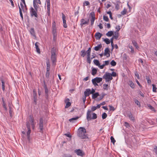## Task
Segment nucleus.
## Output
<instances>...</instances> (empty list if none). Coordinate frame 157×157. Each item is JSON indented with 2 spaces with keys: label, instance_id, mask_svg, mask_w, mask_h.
Wrapping results in <instances>:
<instances>
[{
  "label": "nucleus",
  "instance_id": "f257e3e1",
  "mask_svg": "<svg viewBox=\"0 0 157 157\" xmlns=\"http://www.w3.org/2000/svg\"><path fill=\"white\" fill-rule=\"evenodd\" d=\"M86 131L83 127H80L77 131L78 136L82 139L88 138L87 135L86 134Z\"/></svg>",
  "mask_w": 157,
  "mask_h": 157
},
{
  "label": "nucleus",
  "instance_id": "f03ea898",
  "mask_svg": "<svg viewBox=\"0 0 157 157\" xmlns=\"http://www.w3.org/2000/svg\"><path fill=\"white\" fill-rule=\"evenodd\" d=\"M56 48L53 47L51 51V60L52 62V64L53 66H55L56 65Z\"/></svg>",
  "mask_w": 157,
  "mask_h": 157
},
{
  "label": "nucleus",
  "instance_id": "7ed1b4c3",
  "mask_svg": "<svg viewBox=\"0 0 157 157\" xmlns=\"http://www.w3.org/2000/svg\"><path fill=\"white\" fill-rule=\"evenodd\" d=\"M91 111L88 110L87 113L86 119L88 121L91 119H95L97 118V116L96 113H92L93 117H91Z\"/></svg>",
  "mask_w": 157,
  "mask_h": 157
},
{
  "label": "nucleus",
  "instance_id": "20e7f679",
  "mask_svg": "<svg viewBox=\"0 0 157 157\" xmlns=\"http://www.w3.org/2000/svg\"><path fill=\"white\" fill-rule=\"evenodd\" d=\"M26 125L28 130V131L27 132V139L29 141L30 140L31 130L30 127V123L29 121H28L26 122Z\"/></svg>",
  "mask_w": 157,
  "mask_h": 157
},
{
  "label": "nucleus",
  "instance_id": "39448f33",
  "mask_svg": "<svg viewBox=\"0 0 157 157\" xmlns=\"http://www.w3.org/2000/svg\"><path fill=\"white\" fill-rule=\"evenodd\" d=\"M103 78L105 79L106 82H108L113 79L111 74L109 73L106 72L105 74L103 76Z\"/></svg>",
  "mask_w": 157,
  "mask_h": 157
},
{
  "label": "nucleus",
  "instance_id": "423d86ee",
  "mask_svg": "<svg viewBox=\"0 0 157 157\" xmlns=\"http://www.w3.org/2000/svg\"><path fill=\"white\" fill-rule=\"evenodd\" d=\"M43 118L42 117H41L39 120V123L38 124L39 128L40 129V132L41 133L43 132Z\"/></svg>",
  "mask_w": 157,
  "mask_h": 157
},
{
  "label": "nucleus",
  "instance_id": "0eeeda50",
  "mask_svg": "<svg viewBox=\"0 0 157 157\" xmlns=\"http://www.w3.org/2000/svg\"><path fill=\"white\" fill-rule=\"evenodd\" d=\"M32 7H31L30 8V13L32 17L34 16L36 17H38V15L37 13V12Z\"/></svg>",
  "mask_w": 157,
  "mask_h": 157
},
{
  "label": "nucleus",
  "instance_id": "6e6552de",
  "mask_svg": "<svg viewBox=\"0 0 157 157\" xmlns=\"http://www.w3.org/2000/svg\"><path fill=\"white\" fill-rule=\"evenodd\" d=\"M52 33L53 36H57V33L56 30V24L55 22H54L52 23Z\"/></svg>",
  "mask_w": 157,
  "mask_h": 157
},
{
  "label": "nucleus",
  "instance_id": "1a4fd4ad",
  "mask_svg": "<svg viewBox=\"0 0 157 157\" xmlns=\"http://www.w3.org/2000/svg\"><path fill=\"white\" fill-rule=\"evenodd\" d=\"M33 103L35 105H36L37 104V93L36 91L34 90H33Z\"/></svg>",
  "mask_w": 157,
  "mask_h": 157
},
{
  "label": "nucleus",
  "instance_id": "9d476101",
  "mask_svg": "<svg viewBox=\"0 0 157 157\" xmlns=\"http://www.w3.org/2000/svg\"><path fill=\"white\" fill-rule=\"evenodd\" d=\"M91 17V19L90 20L91 25L92 26L94 24V22L95 19V15L94 12H91L90 14Z\"/></svg>",
  "mask_w": 157,
  "mask_h": 157
},
{
  "label": "nucleus",
  "instance_id": "9b49d317",
  "mask_svg": "<svg viewBox=\"0 0 157 157\" xmlns=\"http://www.w3.org/2000/svg\"><path fill=\"white\" fill-rule=\"evenodd\" d=\"M0 81L2 82V89L3 91H4L5 90V83L3 80V76H2L0 78Z\"/></svg>",
  "mask_w": 157,
  "mask_h": 157
},
{
  "label": "nucleus",
  "instance_id": "f8f14e48",
  "mask_svg": "<svg viewBox=\"0 0 157 157\" xmlns=\"http://www.w3.org/2000/svg\"><path fill=\"white\" fill-rule=\"evenodd\" d=\"M110 51L108 48H106L104 50V55L106 56L107 57H110V54H109Z\"/></svg>",
  "mask_w": 157,
  "mask_h": 157
},
{
  "label": "nucleus",
  "instance_id": "ddd939ff",
  "mask_svg": "<svg viewBox=\"0 0 157 157\" xmlns=\"http://www.w3.org/2000/svg\"><path fill=\"white\" fill-rule=\"evenodd\" d=\"M75 152L78 155L82 156L84 155V153L80 149L76 150Z\"/></svg>",
  "mask_w": 157,
  "mask_h": 157
},
{
  "label": "nucleus",
  "instance_id": "4468645a",
  "mask_svg": "<svg viewBox=\"0 0 157 157\" xmlns=\"http://www.w3.org/2000/svg\"><path fill=\"white\" fill-rule=\"evenodd\" d=\"M102 80V78L100 77H96L92 79V81H95L97 83H100Z\"/></svg>",
  "mask_w": 157,
  "mask_h": 157
},
{
  "label": "nucleus",
  "instance_id": "2eb2a0df",
  "mask_svg": "<svg viewBox=\"0 0 157 157\" xmlns=\"http://www.w3.org/2000/svg\"><path fill=\"white\" fill-rule=\"evenodd\" d=\"M102 35V34L99 32H98L96 33L94 35V37L96 40H99Z\"/></svg>",
  "mask_w": 157,
  "mask_h": 157
},
{
  "label": "nucleus",
  "instance_id": "dca6fc26",
  "mask_svg": "<svg viewBox=\"0 0 157 157\" xmlns=\"http://www.w3.org/2000/svg\"><path fill=\"white\" fill-rule=\"evenodd\" d=\"M84 95L85 97L89 96L91 94L90 90V89H86L84 92Z\"/></svg>",
  "mask_w": 157,
  "mask_h": 157
},
{
  "label": "nucleus",
  "instance_id": "f3484780",
  "mask_svg": "<svg viewBox=\"0 0 157 157\" xmlns=\"http://www.w3.org/2000/svg\"><path fill=\"white\" fill-rule=\"evenodd\" d=\"M29 31L31 35L36 38V35L34 29L33 28H31Z\"/></svg>",
  "mask_w": 157,
  "mask_h": 157
},
{
  "label": "nucleus",
  "instance_id": "a211bd4d",
  "mask_svg": "<svg viewBox=\"0 0 157 157\" xmlns=\"http://www.w3.org/2000/svg\"><path fill=\"white\" fill-rule=\"evenodd\" d=\"M121 2L118 1H117L116 3H114V4L115 5V9L118 10L119 9L120 4L121 3Z\"/></svg>",
  "mask_w": 157,
  "mask_h": 157
},
{
  "label": "nucleus",
  "instance_id": "6ab92c4d",
  "mask_svg": "<svg viewBox=\"0 0 157 157\" xmlns=\"http://www.w3.org/2000/svg\"><path fill=\"white\" fill-rule=\"evenodd\" d=\"M2 105L3 107L6 110H7V109L6 107V104L4 101V98H2Z\"/></svg>",
  "mask_w": 157,
  "mask_h": 157
},
{
  "label": "nucleus",
  "instance_id": "aec40b11",
  "mask_svg": "<svg viewBox=\"0 0 157 157\" xmlns=\"http://www.w3.org/2000/svg\"><path fill=\"white\" fill-rule=\"evenodd\" d=\"M80 25L82 27L83 25L87 24V22L84 19H82L80 21Z\"/></svg>",
  "mask_w": 157,
  "mask_h": 157
},
{
  "label": "nucleus",
  "instance_id": "412c9836",
  "mask_svg": "<svg viewBox=\"0 0 157 157\" xmlns=\"http://www.w3.org/2000/svg\"><path fill=\"white\" fill-rule=\"evenodd\" d=\"M47 64V68L46 71H49L50 70V63L49 60H48L46 62Z\"/></svg>",
  "mask_w": 157,
  "mask_h": 157
},
{
  "label": "nucleus",
  "instance_id": "4be33fe9",
  "mask_svg": "<svg viewBox=\"0 0 157 157\" xmlns=\"http://www.w3.org/2000/svg\"><path fill=\"white\" fill-rule=\"evenodd\" d=\"M36 1L37 0H33V7L34 8V10H35L36 11H37V9L38 8V6L36 3Z\"/></svg>",
  "mask_w": 157,
  "mask_h": 157
},
{
  "label": "nucleus",
  "instance_id": "5701e85b",
  "mask_svg": "<svg viewBox=\"0 0 157 157\" xmlns=\"http://www.w3.org/2000/svg\"><path fill=\"white\" fill-rule=\"evenodd\" d=\"M102 45L101 44H98L97 46H95L94 48V49L96 51H98L102 47Z\"/></svg>",
  "mask_w": 157,
  "mask_h": 157
},
{
  "label": "nucleus",
  "instance_id": "b1692460",
  "mask_svg": "<svg viewBox=\"0 0 157 157\" xmlns=\"http://www.w3.org/2000/svg\"><path fill=\"white\" fill-rule=\"evenodd\" d=\"M128 84L132 89H134L135 88L134 84L132 81H129L128 83Z\"/></svg>",
  "mask_w": 157,
  "mask_h": 157
},
{
  "label": "nucleus",
  "instance_id": "393cba45",
  "mask_svg": "<svg viewBox=\"0 0 157 157\" xmlns=\"http://www.w3.org/2000/svg\"><path fill=\"white\" fill-rule=\"evenodd\" d=\"M86 54V52L85 50H82L80 52V55L83 57H84Z\"/></svg>",
  "mask_w": 157,
  "mask_h": 157
},
{
  "label": "nucleus",
  "instance_id": "a878e982",
  "mask_svg": "<svg viewBox=\"0 0 157 157\" xmlns=\"http://www.w3.org/2000/svg\"><path fill=\"white\" fill-rule=\"evenodd\" d=\"M38 44H39V43H38L37 42H36L35 44V46H36V52L38 53H40V49L39 48V47H38Z\"/></svg>",
  "mask_w": 157,
  "mask_h": 157
},
{
  "label": "nucleus",
  "instance_id": "bb28decb",
  "mask_svg": "<svg viewBox=\"0 0 157 157\" xmlns=\"http://www.w3.org/2000/svg\"><path fill=\"white\" fill-rule=\"evenodd\" d=\"M113 31H110L106 33V35L109 37H110L113 35Z\"/></svg>",
  "mask_w": 157,
  "mask_h": 157
},
{
  "label": "nucleus",
  "instance_id": "cd10ccee",
  "mask_svg": "<svg viewBox=\"0 0 157 157\" xmlns=\"http://www.w3.org/2000/svg\"><path fill=\"white\" fill-rule=\"evenodd\" d=\"M99 94L98 92H96L94 94H92V99H95L99 96Z\"/></svg>",
  "mask_w": 157,
  "mask_h": 157
},
{
  "label": "nucleus",
  "instance_id": "c85d7f7f",
  "mask_svg": "<svg viewBox=\"0 0 157 157\" xmlns=\"http://www.w3.org/2000/svg\"><path fill=\"white\" fill-rule=\"evenodd\" d=\"M97 71V70L95 68H93L92 70L91 74L93 75H94L96 74Z\"/></svg>",
  "mask_w": 157,
  "mask_h": 157
},
{
  "label": "nucleus",
  "instance_id": "c756f323",
  "mask_svg": "<svg viewBox=\"0 0 157 157\" xmlns=\"http://www.w3.org/2000/svg\"><path fill=\"white\" fill-rule=\"evenodd\" d=\"M128 116L129 117L130 119H131V120L132 121H133L134 120V117H133L132 115L131 112H130L128 113Z\"/></svg>",
  "mask_w": 157,
  "mask_h": 157
},
{
  "label": "nucleus",
  "instance_id": "7c9ffc66",
  "mask_svg": "<svg viewBox=\"0 0 157 157\" xmlns=\"http://www.w3.org/2000/svg\"><path fill=\"white\" fill-rule=\"evenodd\" d=\"M115 35H113V36L112 37V38L113 39H116L117 40L118 37V33L116 32H114Z\"/></svg>",
  "mask_w": 157,
  "mask_h": 157
},
{
  "label": "nucleus",
  "instance_id": "2f4dec72",
  "mask_svg": "<svg viewBox=\"0 0 157 157\" xmlns=\"http://www.w3.org/2000/svg\"><path fill=\"white\" fill-rule=\"evenodd\" d=\"M102 39H103V41L106 44H108L110 43V40L108 38H106L105 39H104L103 38H102Z\"/></svg>",
  "mask_w": 157,
  "mask_h": 157
},
{
  "label": "nucleus",
  "instance_id": "473e14b6",
  "mask_svg": "<svg viewBox=\"0 0 157 157\" xmlns=\"http://www.w3.org/2000/svg\"><path fill=\"white\" fill-rule=\"evenodd\" d=\"M146 78L147 80V83L149 84L151 83V81L149 76H146Z\"/></svg>",
  "mask_w": 157,
  "mask_h": 157
},
{
  "label": "nucleus",
  "instance_id": "72a5a7b5",
  "mask_svg": "<svg viewBox=\"0 0 157 157\" xmlns=\"http://www.w3.org/2000/svg\"><path fill=\"white\" fill-rule=\"evenodd\" d=\"M79 118V117H73L71 119H70L69 120V121H70L71 122H74V121L76 120H77Z\"/></svg>",
  "mask_w": 157,
  "mask_h": 157
},
{
  "label": "nucleus",
  "instance_id": "f704fd0d",
  "mask_svg": "<svg viewBox=\"0 0 157 157\" xmlns=\"http://www.w3.org/2000/svg\"><path fill=\"white\" fill-rule=\"evenodd\" d=\"M29 121L31 122V124H34V118L31 115L29 116Z\"/></svg>",
  "mask_w": 157,
  "mask_h": 157
},
{
  "label": "nucleus",
  "instance_id": "c9c22d12",
  "mask_svg": "<svg viewBox=\"0 0 157 157\" xmlns=\"http://www.w3.org/2000/svg\"><path fill=\"white\" fill-rule=\"evenodd\" d=\"M47 6V14L48 16H50V6Z\"/></svg>",
  "mask_w": 157,
  "mask_h": 157
},
{
  "label": "nucleus",
  "instance_id": "e433bc0d",
  "mask_svg": "<svg viewBox=\"0 0 157 157\" xmlns=\"http://www.w3.org/2000/svg\"><path fill=\"white\" fill-rule=\"evenodd\" d=\"M18 6H19V13H20V16H21V18L22 20H23V15H22V10L21 9V8L20 7L19 4H18Z\"/></svg>",
  "mask_w": 157,
  "mask_h": 157
},
{
  "label": "nucleus",
  "instance_id": "4c0bfd02",
  "mask_svg": "<svg viewBox=\"0 0 157 157\" xmlns=\"http://www.w3.org/2000/svg\"><path fill=\"white\" fill-rule=\"evenodd\" d=\"M132 42L134 46L136 47V48H138L137 44L136 42L134 40H132Z\"/></svg>",
  "mask_w": 157,
  "mask_h": 157
},
{
  "label": "nucleus",
  "instance_id": "58836bf2",
  "mask_svg": "<svg viewBox=\"0 0 157 157\" xmlns=\"http://www.w3.org/2000/svg\"><path fill=\"white\" fill-rule=\"evenodd\" d=\"M94 62L95 65L97 66H99L100 65V63L99 61L97 59H94Z\"/></svg>",
  "mask_w": 157,
  "mask_h": 157
},
{
  "label": "nucleus",
  "instance_id": "ea45409f",
  "mask_svg": "<svg viewBox=\"0 0 157 157\" xmlns=\"http://www.w3.org/2000/svg\"><path fill=\"white\" fill-rule=\"evenodd\" d=\"M128 47L131 49L130 52L132 54L134 53V51L133 47L132 46L130 45H129Z\"/></svg>",
  "mask_w": 157,
  "mask_h": 157
},
{
  "label": "nucleus",
  "instance_id": "a19ab883",
  "mask_svg": "<svg viewBox=\"0 0 157 157\" xmlns=\"http://www.w3.org/2000/svg\"><path fill=\"white\" fill-rule=\"evenodd\" d=\"M62 19L63 21V23H66V17L64 14L63 13H62Z\"/></svg>",
  "mask_w": 157,
  "mask_h": 157
},
{
  "label": "nucleus",
  "instance_id": "79ce46f5",
  "mask_svg": "<svg viewBox=\"0 0 157 157\" xmlns=\"http://www.w3.org/2000/svg\"><path fill=\"white\" fill-rule=\"evenodd\" d=\"M108 85L104 84L103 85V89L104 90H108Z\"/></svg>",
  "mask_w": 157,
  "mask_h": 157
},
{
  "label": "nucleus",
  "instance_id": "37998d69",
  "mask_svg": "<svg viewBox=\"0 0 157 157\" xmlns=\"http://www.w3.org/2000/svg\"><path fill=\"white\" fill-rule=\"evenodd\" d=\"M152 90L154 92H156L157 91L156 90V87L155 85L154 84L152 85Z\"/></svg>",
  "mask_w": 157,
  "mask_h": 157
},
{
  "label": "nucleus",
  "instance_id": "c03bdc74",
  "mask_svg": "<svg viewBox=\"0 0 157 157\" xmlns=\"http://www.w3.org/2000/svg\"><path fill=\"white\" fill-rule=\"evenodd\" d=\"M107 116V114L105 113H104L102 115V118L103 119H104L106 118Z\"/></svg>",
  "mask_w": 157,
  "mask_h": 157
},
{
  "label": "nucleus",
  "instance_id": "a18cd8bd",
  "mask_svg": "<svg viewBox=\"0 0 157 157\" xmlns=\"http://www.w3.org/2000/svg\"><path fill=\"white\" fill-rule=\"evenodd\" d=\"M111 65L113 66H114L116 65L117 63L114 60H112L110 62Z\"/></svg>",
  "mask_w": 157,
  "mask_h": 157
},
{
  "label": "nucleus",
  "instance_id": "49530a36",
  "mask_svg": "<svg viewBox=\"0 0 157 157\" xmlns=\"http://www.w3.org/2000/svg\"><path fill=\"white\" fill-rule=\"evenodd\" d=\"M103 19L106 21H109V19L107 16H103Z\"/></svg>",
  "mask_w": 157,
  "mask_h": 157
},
{
  "label": "nucleus",
  "instance_id": "de8ad7c7",
  "mask_svg": "<svg viewBox=\"0 0 157 157\" xmlns=\"http://www.w3.org/2000/svg\"><path fill=\"white\" fill-rule=\"evenodd\" d=\"M107 14L109 15V17H110V18L111 19L113 20V17H112V13L110 11H108V12H107Z\"/></svg>",
  "mask_w": 157,
  "mask_h": 157
},
{
  "label": "nucleus",
  "instance_id": "09e8293b",
  "mask_svg": "<svg viewBox=\"0 0 157 157\" xmlns=\"http://www.w3.org/2000/svg\"><path fill=\"white\" fill-rule=\"evenodd\" d=\"M71 103L70 102H68L66 103V105L65 107L66 108H67L71 105Z\"/></svg>",
  "mask_w": 157,
  "mask_h": 157
},
{
  "label": "nucleus",
  "instance_id": "8fccbe9b",
  "mask_svg": "<svg viewBox=\"0 0 157 157\" xmlns=\"http://www.w3.org/2000/svg\"><path fill=\"white\" fill-rule=\"evenodd\" d=\"M134 102L137 105H139L140 107V102L137 99H135L134 100Z\"/></svg>",
  "mask_w": 157,
  "mask_h": 157
},
{
  "label": "nucleus",
  "instance_id": "3c124183",
  "mask_svg": "<svg viewBox=\"0 0 157 157\" xmlns=\"http://www.w3.org/2000/svg\"><path fill=\"white\" fill-rule=\"evenodd\" d=\"M111 142L113 143V144H114L116 142V140L113 136H111L110 137Z\"/></svg>",
  "mask_w": 157,
  "mask_h": 157
},
{
  "label": "nucleus",
  "instance_id": "603ef678",
  "mask_svg": "<svg viewBox=\"0 0 157 157\" xmlns=\"http://www.w3.org/2000/svg\"><path fill=\"white\" fill-rule=\"evenodd\" d=\"M90 2L87 1H85L84 2H83V6H88L90 5Z\"/></svg>",
  "mask_w": 157,
  "mask_h": 157
},
{
  "label": "nucleus",
  "instance_id": "864d4df0",
  "mask_svg": "<svg viewBox=\"0 0 157 157\" xmlns=\"http://www.w3.org/2000/svg\"><path fill=\"white\" fill-rule=\"evenodd\" d=\"M115 29H117L116 32H117L121 29L120 26L119 25H117L116 26V27H115Z\"/></svg>",
  "mask_w": 157,
  "mask_h": 157
},
{
  "label": "nucleus",
  "instance_id": "5fc2aeb1",
  "mask_svg": "<svg viewBox=\"0 0 157 157\" xmlns=\"http://www.w3.org/2000/svg\"><path fill=\"white\" fill-rule=\"evenodd\" d=\"M9 113H10V116H11L12 110L11 109V107L9 105Z\"/></svg>",
  "mask_w": 157,
  "mask_h": 157
},
{
  "label": "nucleus",
  "instance_id": "6e6d98bb",
  "mask_svg": "<svg viewBox=\"0 0 157 157\" xmlns=\"http://www.w3.org/2000/svg\"><path fill=\"white\" fill-rule=\"evenodd\" d=\"M49 71H46V76L47 78H49V77L50 73L49 72Z\"/></svg>",
  "mask_w": 157,
  "mask_h": 157
},
{
  "label": "nucleus",
  "instance_id": "4d7b16f0",
  "mask_svg": "<svg viewBox=\"0 0 157 157\" xmlns=\"http://www.w3.org/2000/svg\"><path fill=\"white\" fill-rule=\"evenodd\" d=\"M123 58L124 60H126L127 59V55L125 53H124L123 55Z\"/></svg>",
  "mask_w": 157,
  "mask_h": 157
},
{
  "label": "nucleus",
  "instance_id": "13d9d810",
  "mask_svg": "<svg viewBox=\"0 0 157 157\" xmlns=\"http://www.w3.org/2000/svg\"><path fill=\"white\" fill-rule=\"evenodd\" d=\"M109 110L110 111L112 110L113 111L115 110V109L114 108V107L112 105H109Z\"/></svg>",
  "mask_w": 157,
  "mask_h": 157
},
{
  "label": "nucleus",
  "instance_id": "bf43d9fd",
  "mask_svg": "<svg viewBox=\"0 0 157 157\" xmlns=\"http://www.w3.org/2000/svg\"><path fill=\"white\" fill-rule=\"evenodd\" d=\"M126 11L124 9L122 11H121V13L122 15H124L126 14Z\"/></svg>",
  "mask_w": 157,
  "mask_h": 157
},
{
  "label": "nucleus",
  "instance_id": "052dcab7",
  "mask_svg": "<svg viewBox=\"0 0 157 157\" xmlns=\"http://www.w3.org/2000/svg\"><path fill=\"white\" fill-rule=\"evenodd\" d=\"M124 125L127 128H128L129 127H130L129 124L127 122H124Z\"/></svg>",
  "mask_w": 157,
  "mask_h": 157
},
{
  "label": "nucleus",
  "instance_id": "680f3d73",
  "mask_svg": "<svg viewBox=\"0 0 157 157\" xmlns=\"http://www.w3.org/2000/svg\"><path fill=\"white\" fill-rule=\"evenodd\" d=\"M105 63L104 64L105 66L108 65L109 64V60L105 61Z\"/></svg>",
  "mask_w": 157,
  "mask_h": 157
},
{
  "label": "nucleus",
  "instance_id": "e2e57ef3",
  "mask_svg": "<svg viewBox=\"0 0 157 157\" xmlns=\"http://www.w3.org/2000/svg\"><path fill=\"white\" fill-rule=\"evenodd\" d=\"M112 77L113 76L114 77H116L117 76V74L115 72H113L112 74H111Z\"/></svg>",
  "mask_w": 157,
  "mask_h": 157
},
{
  "label": "nucleus",
  "instance_id": "0e129e2a",
  "mask_svg": "<svg viewBox=\"0 0 157 157\" xmlns=\"http://www.w3.org/2000/svg\"><path fill=\"white\" fill-rule=\"evenodd\" d=\"M64 135L67 136V137H69L70 138V139H71V136L69 134L66 133L64 134Z\"/></svg>",
  "mask_w": 157,
  "mask_h": 157
},
{
  "label": "nucleus",
  "instance_id": "69168bd1",
  "mask_svg": "<svg viewBox=\"0 0 157 157\" xmlns=\"http://www.w3.org/2000/svg\"><path fill=\"white\" fill-rule=\"evenodd\" d=\"M45 90V94H48V90L47 88H44Z\"/></svg>",
  "mask_w": 157,
  "mask_h": 157
},
{
  "label": "nucleus",
  "instance_id": "338daca9",
  "mask_svg": "<svg viewBox=\"0 0 157 157\" xmlns=\"http://www.w3.org/2000/svg\"><path fill=\"white\" fill-rule=\"evenodd\" d=\"M91 110L92 111H95V110H96L97 109V108H96V106H93L91 107Z\"/></svg>",
  "mask_w": 157,
  "mask_h": 157
},
{
  "label": "nucleus",
  "instance_id": "774afa93",
  "mask_svg": "<svg viewBox=\"0 0 157 157\" xmlns=\"http://www.w3.org/2000/svg\"><path fill=\"white\" fill-rule=\"evenodd\" d=\"M63 157H72L70 154H65L64 155Z\"/></svg>",
  "mask_w": 157,
  "mask_h": 157
}]
</instances>
